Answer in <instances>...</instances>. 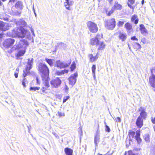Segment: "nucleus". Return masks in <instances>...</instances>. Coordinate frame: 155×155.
Returning <instances> with one entry per match:
<instances>
[{"label": "nucleus", "mask_w": 155, "mask_h": 155, "mask_svg": "<svg viewBox=\"0 0 155 155\" xmlns=\"http://www.w3.org/2000/svg\"><path fill=\"white\" fill-rule=\"evenodd\" d=\"M38 71L41 73L43 84L45 87H43L42 91L44 92V89H46L49 87V70L45 63H39L38 66Z\"/></svg>", "instance_id": "obj_1"}, {"label": "nucleus", "mask_w": 155, "mask_h": 155, "mask_svg": "<svg viewBox=\"0 0 155 155\" xmlns=\"http://www.w3.org/2000/svg\"><path fill=\"white\" fill-rule=\"evenodd\" d=\"M29 44L28 41L25 40H22L17 41L16 44L12 47V50H17L18 51L17 56L20 57L22 56L25 54L26 48L28 46Z\"/></svg>", "instance_id": "obj_2"}, {"label": "nucleus", "mask_w": 155, "mask_h": 155, "mask_svg": "<svg viewBox=\"0 0 155 155\" xmlns=\"http://www.w3.org/2000/svg\"><path fill=\"white\" fill-rule=\"evenodd\" d=\"M12 34L14 37L17 36L21 38L26 37L27 38H29L30 35L29 31L22 27H17L14 29L12 31Z\"/></svg>", "instance_id": "obj_3"}, {"label": "nucleus", "mask_w": 155, "mask_h": 155, "mask_svg": "<svg viewBox=\"0 0 155 155\" xmlns=\"http://www.w3.org/2000/svg\"><path fill=\"white\" fill-rule=\"evenodd\" d=\"M33 58H29L28 59L26 68L25 70H24V73L23 74V75L24 77H25L26 76L27 74L29 73L30 70L33 64Z\"/></svg>", "instance_id": "obj_4"}, {"label": "nucleus", "mask_w": 155, "mask_h": 155, "mask_svg": "<svg viewBox=\"0 0 155 155\" xmlns=\"http://www.w3.org/2000/svg\"><path fill=\"white\" fill-rule=\"evenodd\" d=\"M87 25L89 30L91 32L95 33L98 31L97 25L95 23L89 21L87 22Z\"/></svg>", "instance_id": "obj_5"}, {"label": "nucleus", "mask_w": 155, "mask_h": 155, "mask_svg": "<svg viewBox=\"0 0 155 155\" xmlns=\"http://www.w3.org/2000/svg\"><path fill=\"white\" fill-rule=\"evenodd\" d=\"M61 83V81L58 77L53 78L50 81V84L52 87L58 88Z\"/></svg>", "instance_id": "obj_6"}, {"label": "nucleus", "mask_w": 155, "mask_h": 155, "mask_svg": "<svg viewBox=\"0 0 155 155\" xmlns=\"http://www.w3.org/2000/svg\"><path fill=\"white\" fill-rule=\"evenodd\" d=\"M116 22L114 18L107 20L105 23V26L107 28L110 29H113L116 25Z\"/></svg>", "instance_id": "obj_7"}, {"label": "nucleus", "mask_w": 155, "mask_h": 155, "mask_svg": "<svg viewBox=\"0 0 155 155\" xmlns=\"http://www.w3.org/2000/svg\"><path fill=\"white\" fill-rule=\"evenodd\" d=\"M71 63V60L68 61L67 63H64L60 60L57 61L55 65V67L59 68L60 69L65 68L69 66Z\"/></svg>", "instance_id": "obj_8"}, {"label": "nucleus", "mask_w": 155, "mask_h": 155, "mask_svg": "<svg viewBox=\"0 0 155 155\" xmlns=\"http://www.w3.org/2000/svg\"><path fill=\"white\" fill-rule=\"evenodd\" d=\"M15 23L17 25L20 26V27L23 28L24 27H27L28 26L27 22L23 18H20L15 20Z\"/></svg>", "instance_id": "obj_9"}, {"label": "nucleus", "mask_w": 155, "mask_h": 155, "mask_svg": "<svg viewBox=\"0 0 155 155\" xmlns=\"http://www.w3.org/2000/svg\"><path fill=\"white\" fill-rule=\"evenodd\" d=\"M78 73L77 72L71 75L68 78L70 84L73 86L75 84L76 81V78L78 77Z\"/></svg>", "instance_id": "obj_10"}, {"label": "nucleus", "mask_w": 155, "mask_h": 155, "mask_svg": "<svg viewBox=\"0 0 155 155\" xmlns=\"http://www.w3.org/2000/svg\"><path fill=\"white\" fill-rule=\"evenodd\" d=\"M15 40L12 38H8L6 39L3 43L4 46L6 48H8L13 45Z\"/></svg>", "instance_id": "obj_11"}, {"label": "nucleus", "mask_w": 155, "mask_h": 155, "mask_svg": "<svg viewBox=\"0 0 155 155\" xmlns=\"http://www.w3.org/2000/svg\"><path fill=\"white\" fill-rule=\"evenodd\" d=\"M139 110L140 112V117L145 119L147 117V114L146 112H145L144 108L143 107H140L139 108Z\"/></svg>", "instance_id": "obj_12"}, {"label": "nucleus", "mask_w": 155, "mask_h": 155, "mask_svg": "<svg viewBox=\"0 0 155 155\" xmlns=\"http://www.w3.org/2000/svg\"><path fill=\"white\" fill-rule=\"evenodd\" d=\"M149 84L152 87H155V75L153 74L149 78Z\"/></svg>", "instance_id": "obj_13"}, {"label": "nucleus", "mask_w": 155, "mask_h": 155, "mask_svg": "<svg viewBox=\"0 0 155 155\" xmlns=\"http://www.w3.org/2000/svg\"><path fill=\"white\" fill-rule=\"evenodd\" d=\"M99 35L97 34L95 38H92L91 40V44L92 45H96L97 46L100 41L98 38Z\"/></svg>", "instance_id": "obj_14"}, {"label": "nucleus", "mask_w": 155, "mask_h": 155, "mask_svg": "<svg viewBox=\"0 0 155 155\" xmlns=\"http://www.w3.org/2000/svg\"><path fill=\"white\" fill-rule=\"evenodd\" d=\"M140 30L141 33L143 35L146 36L147 35L148 32L147 30L143 25L141 24L140 25Z\"/></svg>", "instance_id": "obj_15"}, {"label": "nucleus", "mask_w": 155, "mask_h": 155, "mask_svg": "<svg viewBox=\"0 0 155 155\" xmlns=\"http://www.w3.org/2000/svg\"><path fill=\"white\" fill-rule=\"evenodd\" d=\"M74 3V2L72 1L67 0L65 1L64 2V6L66 7V8L69 10H70V6L72 5Z\"/></svg>", "instance_id": "obj_16"}, {"label": "nucleus", "mask_w": 155, "mask_h": 155, "mask_svg": "<svg viewBox=\"0 0 155 155\" xmlns=\"http://www.w3.org/2000/svg\"><path fill=\"white\" fill-rule=\"evenodd\" d=\"M137 126L139 127H141L143 125V120L140 116L138 117L136 122Z\"/></svg>", "instance_id": "obj_17"}, {"label": "nucleus", "mask_w": 155, "mask_h": 155, "mask_svg": "<svg viewBox=\"0 0 155 155\" xmlns=\"http://www.w3.org/2000/svg\"><path fill=\"white\" fill-rule=\"evenodd\" d=\"M97 46L98 47V50H102L105 48V45L103 42L100 41Z\"/></svg>", "instance_id": "obj_18"}, {"label": "nucleus", "mask_w": 155, "mask_h": 155, "mask_svg": "<svg viewBox=\"0 0 155 155\" xmlns=\"http://www.w3.org/2000/svg\"><path fill=\"white\" fill-rule=\"evenodd\" d=\"M106 13L108 16H110L114 12V8H112L111 10H110L108 8L106 7L104 8Z\"/></svg>", "instance_id": "obj_19"}, {"label": "nucleus", "mask_w": 155, "mask_h": 155, "mask_svg": "<svg viewBox=\"0 0 155 155\" xmlns=\"http://www.w3.org/2000/svg\"><path fill=\"white\" fill-rule=\"evenodd\" d=\"M15 6L18 9L21 10L22 9L23 4L21 2L18 1L16 3Z\"/></svg>", "instance_id": "obj_20"}, {"label": "nucleus", "mask_w": 155, "mask_h": 155, "mask_svg": "<svg viewBox=\"0 0 155 155\" xmlns=\"http://www.w3.org/2000/svg\"><path fill=\"white\" fill-rule=\"evenodd\" d=\"M132 25L130 23L127 22L125 25V27L127 29L128 32H130L132 30Z\"/></svg>", "instance_id": "obj_21"}, {"label": "nucleus", "mask_w": 155, "mask_h": 155, "mask_svg": "<svg viewBox=\"0 0 155 155\" xmlns=\"http://www.w3.org/2000/svg\"><path fill=\"white\" fill-rule=\"evenodd\" d=\"M9 26L8 23H5L3 22L2 26V28L1 31H5L9 29Z\"/></svg>", "instance_id": "obj_22"}, {"label": "nucleus", "mask_w": 155, "mask_h": 155, "mask_svg": "<svg viewBox=\"0 0 155 155\" xmlns=\"http://www.w3.org/2000/svg\"><path fill=\"white\" fill-rule=\"evenodd\" d=\"M64 151L66 155H72L73 150L68 148H66Z\"/></svg>", "instance_id": "obj_23"}, {"label": "nucleus", "mask_w": 155, "mask_h": 155, "mask_svg": "<svg viewBox=\"0 0 155 155\" xmlns=\"http://www.w3.org/2000/svg\"><path fill=\"white\" fill-rule=\"evenodd\" d=\"M120 39L122 41H125L127 38V35L126 34L120 33L119 35Z\"/></svg>", "instance_id": "obj_24"}, {"label": "nucleus", "mask_w": 155, "mask_h": 155, "mask_svg": "<svg viewBox=\"0 0 155 155\" xmlns=\"http://www.w3.org/2000/svg\"><path fill=\"white\" fill-rule=\"evenodd\" d=\"M89 57L90 61L91 62H93L96 60L98 58V57L97 55L95 56H93V54H90L89 55Z\"/></svg>", "instance_id": "obj_25"}, {"label": "nucleus", "mask_w": 155, "mask_h": 155, "mask_svg": "<svg viewBox=\"0 0 155 155\" xmlns=\"http://www.w3.org/2000/svg\"><path fill=\"white\" fill-rule=\"evenodd\" d=\"M68 71V70H64L61 71H57L56 72L55 74L58 75H61L64 74L65 73H67Z\"/></svg>", "instance_id": "obj_26"}, {"label": "nucleus", "mask_w": 155, "mask_h": 155, "mask_svg": "<svg viewBox=\"0 0 155 155\" xmlns=\"http://www.w3.org/2000/svg\"><path fill=\"white\" fill-rule=\"evenodd\" d=\"M131 20L132 22H134L135 24H137L138 21V19L136 15H134L131 18Z\"/></svg>", "instance_id": "obj_27"}, {"label": "nucleus", "mask_w": 155, "mask_h": 155, "mask_svg": "<svg viewBox=\"0 0 155 155\" xmlns=\"http://www.w3.org/2000/svg\"><path fill=\"white\" fill-rule=\"evenodd\" d=\"M12 12L11 14L13 15H19L21 13L20 11H19L16 10L12 9Z\"/></svg>", "instance_id": "obj_28"}, {"label": "nucleus", "mask_w": 155, "mask_h": 155, "mask_svg": "<svg viewBox=\"0 0 155 155\" xmlns=\"http://www.w3.org/2000/svg\"><path fill=\"white\" fill-rule=\"evenodd\" d=\"M122 8V6L118 4V2H115L114 5V8L116 9H121Z\"/></svg>", "instance_id": "obj_29"}, {"label": "nucleus", "mask_w": 155, "mask_h": 155, "mask_svg": "<svg viewBox=\"0 0 155 155\" xmlns=\"http://www.w3.org/2000/svg\"><path fill=\"white\" fill-rule=\"evenodd\" d=\"M100 140V138L98 135H96L94 138V143L95 144V146H97V143L99 142Z\"/></svg>", "instance_id": "obj_30"}, {"label": "nucleus", "mask_w": 155, "mask_h": 155, "mask_svg": "<svg viewBox=\"0 0 155 155\" xmlns=\"http://www.w3.org/2000/svg\"><path fill=\"white\" fill-rule=\"evenodd\" d=\"M134 0H128V2L127 3L129 7L132 9H134V7L129 3H130L131 5H133L134 3Z\"/></svg>", "instance_id": "obj_31"}, {"label": "nucleus", "mask_w": 155, "mask_h": 155, "mask_svg": "<svg viewBox=\"0 0 155 155\" xmlns=\"http://www.w3.org/2000/svg\"><path fill=\"white\" fill-rule=\"evenodd\" d=\"M143 138L147 142H150V137L149 134H145L143 136Z\"/></svg>", "instance_id": "obj_32"}, {"label": "nucleus", "mask_w": 155, "mask_h": 155, "mask_svg": "<svg viewBox=\"0 0 155 155\" xmlns=\"http://www.w3.org/2000/svg\"><path fill=\"white\" fill-rule=\"evenodd\" d=\"M45 61L50 66H52L53 65V62L52 60L49 59L47 58H46Z\"/></svg>", "instance_id": "obj_33"}, {"label": "nucleus", "mask_w": 155, "mask_h": 155, "mask_svg": "<svg viewBox=\"0 0 155 155\" xmlns=\"http://www.w3.org/2000/svg\"><path fill=\"white\" fill-rule=\"evenodd\" d=\"M28 83V81L26 78H24L22 81V84L25 87H26V84Z\"/></svg>", "instance_id": "obj_34"}, {"label": "nucleus", "mask_w": 155, "mask_h": 155, "mask_svg": "<svg viewBox=\"0 0 155 155\" xmlns=\"http://www.w3.org/2000/svg\"><path fill=\"white\" fill-rule=\"evenodd\" d=\"M135 132L133 131H130L129 133V135L130 139H131V138H133L135 135Z\"/></svg>", "instance_id": "obj_35"}, {"label": "nucleus", "mask_w": 155, "mask_h": 155, "mask_svg": "<svg viewBox=\"0 0 155 155\" xmlns=\"http://www.w3.org/2000/svg\"><path fill=\"white\" fill-rule=\"evenodd\" d=\"M40 88L39 87H31L30 88V90L33 91H35L36 90H38Z\"/></svg>", "instance_id": "obj_36"}, {"label": "nucleus", "mask_w": 155, "mask_h": 155, "mask_svg": "<svg viewBox=\"0 0 155 155\" xmlns=\"http://www.w3.org/2000/svg\"><path fill=\"white\" fill-rule=\"evenodd\" d=\"M76 68V64L74 62H73L71 67V70L73 71Z\"/></svg>", "instance_id": "obj_37"}, {"label": "nucleus", "mask_w": 155, "mask_h": 155, "mask_svg": "<svg viewBox=\"0 0 155 155\" xmlns=\"http://www.w3.org/2000/svg\"><path fill=\"white\" fill-rule=\"evenodd\" d=\"M136 149L134 150H129L128 151V155H135L134 153V151Z\"/></svg>", "instance_id": "obj_38"}, {"label": "nucleus", "mask_w": 155, "mask_h": 155, "mask_svg": "<svg viewBox=\"0 0 155 155\" xmlns=\"http://www.w3.org/2000/svg\"><path fill=\"white\" fill-rule=\"evenodd\" d=\"M131 139L126 140V146L127 147H128L130 144L131 142V141L130 140Z\"/></svg>", "instance_id": "obj_39"}, {"label": "nucleus", "mask_w": 155, "mask_h": 155, "mask_svg": "<svg viewBox=\"0 0 155 155\" xmlns=\"http://www.w3.org/2000/svg\"><path fill=\"white\" fill-rule=\"evenodd\" d=\"M58 115L60 117H64L65 116V114L64 112L58 111Z\"/></svg>", "instance_id": "obj_40"}, {"label": "nucleus", "mask_w": 155, "mask_h": 155, "mask_svg": "<svg viewBox=\"0 0 155 155\" xmlns=\"http://www.w3.org/2000/svg\"><path fill=\"white\" fill-rule=\"evenodd\" d=\"M135 139L137 140L138 143H139L141 142V139L140 138V137L135 136Z\"/></svg>", "instance_id": "obj_41"}, {"label": "nucleus", "mask_w": 155, "mask_h": 155, "mask_svg": "<svg viewBox=\"0 0 155 155\" xmlns=\"http://www.w3.org/2000/svg\"><path fill=\"white\" fill-rule=\"evenodd\" d=\"M96 68V67L95 65H93L92 66V73H95Z\"/></svg>", "instance_id": "obj_42"}, {"label": "nucleus", "mask_w": 155, "mask_h": 155, "mask_svg": "<svg viewBox=\"0 0 155 155\" xmlns=\"http://www.w3.org/2000/svg\"><path fill=\"white\" fill-rule=\"evenodd\" d=\"M124 22L119 21L117 24L118 26L119 27L122 26L124 24Z\"/></svg>", "instance_id": "obj_43"}, {"label": "nucleus", "mask_w": 155, "mask_h": 155, "mask_svg": "<svg viewBox=\"0 0 155 155\" xmlns=\"http://www.w3.org/2000/svg\"><path fill=\"white\" fill-rule=\"evenodd\" d=\"M69 98V96H67L64 97L63 101V103H65Z\"/></svg>", "instance_id": "obj_44"}, {"label": "nucleus", "mask_w": 155, "mask_h": 155, "mask_svg": "<svg viewBox=\"0 0 155 155\" xmlns=\"http://www.w3.org/2000/svg\"><path fill=\"white\" fill-rule=\"evenodd\" d=\"M140 130H138L136 132V135L135 136L140 137Z\"/></svg>", "instance_id": "obj_45"}, {"label": "nucleus", "mask_w": 155, "mask_h": 155, "mask_svg": "<svg viewBox=\"0 0 155 155\" xmlns=\"http://www.w3.org/2000/svg\"><path fill=\"white\" fill-rule=\"evenodd\" d=\"M105 130L106 131H107L108 132H110V129L109 127L107 125H106Z\"/></svg>", "instance_id": "obj_46"}, {"label": "nucleus", "mask_w": 155, "mask_h": 155, "mask_svg": "<svg viewBox=\"0 0 155 155\" xmlns=\"http://www.w3.org/2000/svg\"><path fill=\"white\" fill-rule=\"evenodd\" d=\"M3 24V22L2 21H0V31H1L2 28V25ZM2 36L1 34H0V36Z\"/></svg>", "instance_id": "obj_47"}, {"label": "nucleus", "mask_w": 155, "mask_h": 155, "mask_svg": "<svg viewBox=\"0 0 155 155\" xmlns=\"http://www.w3.org/2000/svg\"><path fill=\"white\" fill-rule=\"evenodd\" d=\"M52 134L56 137V138H59V136L56 133L54 132H52Z\"/></svg>", "instance_id": "obj_48"}, {"label": "nucleus", "mask_w": 155, "mask_h": 155, "mask_svg": "<svg viewBox=\"0 0 155 155\" xmlns=\"http://www.w3.org/2000/svg\"><path fill=\"white\" fill-rule=\"evenodd\" d=\"M7 35L8 36L11 37V36H14V35H13V34L12 35V32H8L7 33Z\"/></svg>", "instance_id": "obj_49"}, {"label": "nucleus", "mask_w": 155, "mask_h": 155, "mask_svg": "<svg viewBox=\"0 0 155 155\" xmlns=\"http://www.w3.org/2000/svg\"><path fill=\"white\" fill-rule=\"evenodd\" d=\"M136 44L137 46L138 49H140L141 48V46L138 43H136Z\"/></svg>", "instance_id": "obj_50"}, {"label": "nucleus", "mask_w": 155, "mask_h": 155, "mask_svg": "<svg viewBox=\"0 0 155 155\" xmlns=\"http://www.w3.org/2000/svg\"><path fill=\"white\" fill-rule=\"evenodd\" d=\"M116 120L117 122H120L121 121V119L119 117H117L116 119Z\"/></svg>", "instance_id": "obj_51"}, {"label": "nucleus", "mask_w": 155, "mask_h": 155, "mask_svg": "<svg viewBox=\"0 0 155 155\" xmlns=\"http://www.w3.org/2000/svg\"><path fill=\"white\" fill-rule=\"evenodd\" d=\"M131 39L132 40H136L137 41L138 39L136 38V37L134 36L131 38Z\"/></svg>", "instance_id": "obj_52"}, {"label": "nucleus", "mask_w": 155, "mask_h": 155, "mask_svg": "<svg viewBox=\"0 0 155 155\" xmlns=\"http://www.w3.org/2000/svg\"><path fill=\"white\" fill-rule=\"evenodd\" d=\"M36 80L37 84L38 85H39L40 84V81H39V79H38V78L37 77L36 78Z\"/></svg>", "instance_id": "obj_53"}, {"label": "nucleus", "mask_w": 155, "mask_h": 155, "mask_svg": "<svg viewBox=\"0 0 155 155\" xmlns=\"http://www.w3.org/2000/svg\"><path fill=\"white\" fill-rule=\"evenodd\" d=\"M152 122L153 123L155 124V117L154 118H152Z\"/></svg>", "instance_id": "obj_54"}, {"label": "nucleus", "mask_w": 155, "mask_h": 155, "mask_svg": "<svg viewBox=\"0 0 155 155\" xmlns=\"http://www.w3.org/2000/svg\"><path fill=\"white\" fill-rule=\"evenodd\" d=\"M92 75L93 76L94 80H96V77L95 73H92Z\"/></svg>", "instance_id": "obj_55"}, {"label": "nucleus", "mask_w": 155, "mask_h": 155, "mask_svg": "<svg viewBox=\"0 0 155 155\" xmlns=\"http://www.w3.org/2000/svg\"><path fill=\"white\" fill-rule=\"evenodd\" d=\"M18 73H15V74L14 75H15V78H18Z\"/></svg>", "instance_id": "obj_56"}, {"label": "nucleus", "mask_w": 155, "mask_h": 155, "mask_svg": "<svg viewBox=\"0 0 155 155\" xmlns=\"http://www.w3.org/2000/svg\"><path fill=\"white\" fill-rule=\"evenodd\" d=\"M31 32L32 34V35L34 36H35V35L34 33V31L32 29H31Z\"/></svg>", "instance_id": "obj_57"}, {"label": "nucleus", "mask_w": 155, "mask_h": 155, "mask_svg": "<svg viewBox=\"0 0 155 155\" xmlns=\"http://www.w3.org/2000/svg\"><path fill=\"white\" fill-rule=\"evenodd\" d=\"M3 19H4V20H6V21H8V18H3Z\"/></svg>", "instance_id": "obj_58"}, {"label": "nucleus", "mask_w": 155, "mask_h": 155, "mask_svg": "<svg viewBox=\"0 0 155 155\" xmlns=\"http://www.w3.org/2000/svg\"><path fill=\"white\" fill-rule=\"evenodd\" d=\"M144 3V0H142L141 2V3H142V5H143Z\"/></svg>", "instance_id": "obj_59"}, {"label": "nucleus", "mask_w": 155, "mask_h": 155, "mask_svg": "<svg viewBox=\"0 0 155 155\" xmlns=\"http://www.w3.org/2000/svg\"><path fill=\"white\" fill-rule=\"evenodd\" d=\"M15 0H10L9 1V2H14L15 1Z\"/></svg>", "instance_id": "obj_60"}, {"label": "nucleus", "mask_w": 155, "mask_h": 155, "mask_svg": "<svg viewBox=\"0 0 155 155\" xmlns=\"http://www.w3.org/2000/svg\"><path fill=\"white\" fill-rule=\"evenodd\" d=\"M33 10L34 12H35V9L34 8V5L33 6Z\"/></svg>", "instance_id": "obj_61"}, {"label": "nucleus", "mask_w": 155, "mask_h": 155, "mask_svg": "<svg viewBox=\"0 0 155 155\" xmlns=\"http://www.w3.org/2000/svg\"><path fill=\"white\" fill-rule=\"evenodd\" d=\"M65 89L66 90H68V87L67 85H66L65 87Z\"/></svg>", "instance_id": "obj_62"}, {"label": "nucleus", "mask_w": 155, "mask_h": 155, "mask_svg": "<svg viewBox=\"0 0 155 155\" xmlns=\"http://www.w3.org/2000/svg\"><path fill=\"white\" fill-rule=\"evenodd\" d=\"M59 45H64V43H59Z\"/></svg>", "instance_id": "obj_63"}, {"label": "nucleus", "mask_w": 155, "mask_h": 155, "mask_svg": "<svg viewBox=\"0 0 155 155\" xmlns=\"http://www.w3.org/2000/svg\"><path fill=\"white\" fill-rule=\"evenodd\" d=\"M112 154V153L111 154H109V153H107L106 154H105V155H111Z\"/></svg>", "instance_id": "obj_64"}]
</instances>
